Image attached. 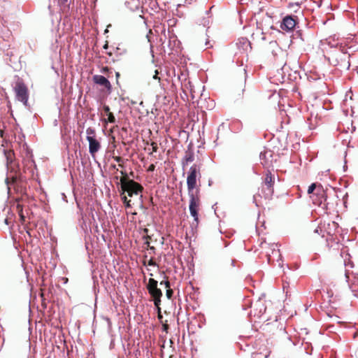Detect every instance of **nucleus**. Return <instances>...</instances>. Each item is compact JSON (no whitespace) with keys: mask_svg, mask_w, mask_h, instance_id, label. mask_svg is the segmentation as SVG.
<instances>
[{"mask_svg":"<svg viewBox=\"0 0 358 358\" xmlns=\"http://www.w3.org/2000/svg\"><path fill=\"white\" fill-rule=\"evenodd\" d=\"M201 164H194L190 166L187 176V186L188 190V195L189 196V209L191 216L194 217V221L198 222L199 213L198 206L199 199L194 194V189L196 186V180L201 177L200 170Z\"/></svg>","mask_w":358,"mask_h":358,"instance_id":"1","label":"nucleus"},{"mask_svg":"<svg viewBox=\"0 0 358 358\" xmlns=\"http://www.w3.org/2000/svg\"><path fill=\"white\" fill-rule=\"evenodd\" d=\"M147 289L149 294L153 299L154 305L157 308V311L160 312L162 292L159 288H158V281L154 278H150L147 285Z\"/></svg>","mask_w":358,"mask_h":358,"instance_id":"2","label":"nucleus"},{"mask_svg":"<svg viewBox=\"0 0 358 358\" xmlns=\"http://www.w3.org/2000/svg\"><path fill=\"white\" fill-rule=\"evenodd\" d=\"M15 91L17 99L27 106L29 96L26 85L22 82H18L15 87Z\"/></svg>","mask_w":358,"mask_h":358,"instance_id":"3","label":"nucleus"},{"mask_svg":"<svg viewBox=\"0 0 358 358\" xmlns=\"http://www.w3.org/2000/svg\"><path fill=\"white\" fill-rule=\"evenodd\" d=\"M298 17L292 15H287L282 18L280 28L287 32L292 31L296 26Z\"/></svg>","mask_w":358,"mask_h":358,"instance_id":"4","label":"nucleus"},{"mask_svg":"<svg viewBox=\"0 0 358 358\" xmlns=\"http://www.w3.org/2000/svg\"><path fill=\"white\" fill-rule=\"evenodd\" d=\"M264 183L266 187L264 190V196L266 199L270 197L273 193V185L274 183V178L269 171L266 173Z\"/></svg>","mask_w":358,"mask_h":358,"instance_id":"5","label":"nucleus"},{"mask_svg":"<svg viewBox=\"0 0 358 358\" xmlns=\"http://www.w3.org/2000/svg\"><path fill=\"white\" fill-rule=\"evenodd\" d=\"M93 81L94 83L103 87L106 88L109 92L112 90V86L110 83V81L108 80L107 78H106L104 76L102 75H94L92 77Z\"/></svg>","mask_w":358,"mask_h":358,"instance_id":"6","label":"nucleus"},{"mask_svg":"<svg viewBox=\"0 0 358 358\" xmlns=\"http://www.w3.org/2000/svg\"><path fill=\"white\" fill-rule=\"evenodd\" d=\"M143 187L134 180H129V189L127 192L128 196L132 197L134 195H138L143 191Z\"/></svg>","mask_w":358,"mask_h":358,"instance_id":"7","label":"nucleus"},{"mask_svg":"<svg viewBox=\"0 0 358 358\" xmlns=\"http://www.w3.org/2000/svg\"><path fill=\"white\" fill-rule=\"evenodd\" d=\"M120 173H121V175H123L125 176V178L120 179V187L118 188V191L120 194V196H122V195H126V194H127L128 189H129V180L131 179L128 178L126 172L121 171Z\"/></svg>","mask_w":358,"mask_h":358,"instance_id":"8","label":"nucleus"},{"mask_svg":"<svg viewBox=\"0 0 358 358\" xmlns=\"http://www.w3.org/2000/svg\"><path fill=\"white\" fill-rule=\"evenodd\" d=\"M342 55L340 57L341 62L337 61L336 65H338L341 66V68L345 69L346 70H348L350 67V55H347V50L344 48H341Z\"/></svg>","mask_w":358,"mask_h":358,"instance_id":"9","label":"nucleus"},{"mask_svg":"<svg viewBox=\"0 0 358 358\" xmlns=\"http://www.w3.org/2000/svg\"><path fill=\"white\" fill-rule=\"evenodd\" d=\"M87 141L89 143V152L92 157H94L95 154L101 148V144L96 138H90Z\"/></svg>","mask_w":358,"mask_h":358,"instance_id":"10","label":"nucleus"},{"mask_svg":"<svg viewBox=\"0 0 358 358\" xmlns=\"http://www.w3.org/2000/svg\"><path fill=\"white\" fill-rule=\"evenodd\" d=\"M194 160V153L193 150L188 146L187 150L185 151V155L182 159L181 164L182 166V169H185V167L189 164L192 162Z\"/></svg>","mask_w":358,"mask_h":358,"instance_id":"11","label":"nucleus"},{"mask_svg":"<svg viewBox=\"0 0 358 358\" xmlns=\"http://www.w3.org/2000/svg\"><path fill=\"white\" fill-rule=\"evenodd\" d=\"M213 8V6L210 8L209 10L206 11V17H203L200 20V24L203 25V27H207L208 29L206 31L209 29V25L212 22V16H211V10Z\"/></svg>","mask_w":358,"mask_h":358,"instance_id":"12","label":"nucleus"},{"mask_svg":"<svg viewBox=\"0 0 358 358\" xmlns=\"http://www.w3.org/2000/svg\"><path fill=\"white\" fill-rule=\"evenodd\" d=\"M317 194L319 196V200L317 202V203L319 205V206H322V203L326 201H327V196L324 190V189L322 188V186H320L317 189Z\"/></svg>","mask_w":358,"mask_h":358,"instance_id":"13","label":"nucleus"},{"mask_svg":"<svg viewBox=\"0 0 358 358\" xmlns=\"http://www.w3.org/2000/svg\"><path fill=\"white\" fill-rule=\"evenodd\" d=\"M272 157V152L271 150H264L260 152L259 158L261 160H264V165H266L270 161V159Z\"/></svg>","mask_w":358,"mask_h":358,"instance_id":"14","label":"nucleus"},{"mask_svg":"<svg viewBox=\"0 0 358 358\" xmlns=\"http://www.w3.org/2000/svg\"><path fill=\"white\" fill-rule=\"evenodd\" d=\"M237 45L238 48H243V50H247L248 47L251 48L250 42L246 38H240Z\"/></svg>","mask_w":358,"mask_h":358,"instance_id":"15","label":"nucleus"},{"mask_svg":"<svg viewBox=\"0 0 358 358\" xmlns=\"http://www.w3.org/2000/svg\"><path fill=\"white\" fill-rule=\"evenodd\" d=\"M86 134H87V141H88V139L90 138H96V133H95V129L92 127H88L86 130Z\"/></svg>","mask_w":358,"mask_h":358,"instance_id":"16","label":"nucleus"},{"mask_svg":"<svg viewBox=\"0 0 358 358\" xmlns=\"http://www.w3.org/2000/svg\"><path fill=\"white\" fill-rule=\"evenodd\" d=\"M121 200L122 201L126 208H131V200L127 199V195H122V196H121Z\"/></svg>","mask_w":358,"mask_h":358,"instance_id":"17","label":"nucleus"},{"mask_svg":"<svg viewBox=\"0 0 358 358\" xmlns=\"http://www.w3.org/2000/svg\"><path fill=\"white\" fill-rule=\"evenodd\" d=\"M316 184L315 183H312L308 188V194H313V192L316 189Z\"/></svg>","mask_w":358,"mask_h":358,"instance_id":"18","label":"nucleus"},{"mask_svg":"<svg viewBox=\"0 0 358 358\" xmlns=\"http://www.w3.org/2000/svg\"><path fill=\"white\" fill-rule=\"evenodd\" d=\"M173 289H171L170 288V287H169V288H166V296L167 299H171L172 296H173Z\"/></svg>","mask_w":358,"mask_h":358,"instance_id":"19","label":"nucleus"},{"mask_svg":"<svg viewBox=\"0 0 358 358\" xmlns=\"http://www.w3.org/2000/svg\"><path fill=\"white\" fill-rule=\"evenodd\" d=\"M108 120L110 123H115V117L114 115L112 113H109V114L107 115Z\"/></svg>","mask_w":358,"mask_h":358,"instance_id":"20","label":"nucleus"},{"mask_svg":"<svg viewBox=\"0 0 358 358\" xmlns=\"http://www.w3.org/2000/svg\"><path fill=\"white\" fill-rule=\"evenodd\" d=\"M272 255L279 258L280 257V250L278 249H275V248H273L272 249Z\"/></svg>","mask_w":358,"mask_h":358,"instance_id":"21","label":"nucleus"},{"mask_svg":"<svg viewBox=\"0 0 358 358\" xmlns=\"http://www.w3.org/2000/svg\"><path fill=\"white\" fill-rule=\"evenodd\" d=\"M160 285H164L166 288H169L170 287V282L168 280H162L160 283Z\"/></svg>","mask_w":358,"mask_h":358,"instance_id":"22","label":"nucleus"},{"mask_svg":"<svg viewBox=\"0 0 358 358\" xmlns=\"http://www.w3.org/2000/svg\"><path fill=\"white\" fill-rule=\"evenodd\" d=\"M155 169V165L154 164H150L148 166V171L152 172Z\"/></svg>","mask_w":358,"mask_h":358,"instance_id":"23","label":"nucleus"},{"mask_svg":"<svg viewBox=\"0 0 358 358\" xmlns=\"http://www.w3.org/2000/svg\"><path fill=\"white\" fill-rule=\"evenodd\" d=\"M267 260L268 262L270 264L271 262L274 261V257H273L270 254H267Z\"/></svg>","mask_w":358,"mask_h":358,"instance_id":"24","label":"nucleus"},{"mask_svg":"<svg viewBox=\"0 0 358 358\" xmlns=\"http://www.w3.org/2000/svg\"><path fill=\"white\" fill-rule=\"evenodd\" d=\"M103 110L107 113V115L110 113L109 106L106 105L103 106Z\"/></svg>","mask_w":358,"mask_h":358,"instance_id":"25","label":"nucleus"},{"mask_svg":"<svg viewBox=\"0 0 358 358\" xmlns=\"http://www.w3.org/2000/svg\"><path fill=\"white\" fill-rule=\"evenodd\" d=\"M180 136H185L187 138L188 137V132H187L185 130H182L180 132Z\"/></svg>","mask_w":358,"mask_h":358,"instance_id":"26","label":"nucleus"},{"mask_svg":"<svg viewBox=\"0 0 358 358\" xmlns=\"http://www.w3.org/2000/svg\"><path fill=\"white\" fill-rule=\"evenodd\" d=\"M5 182L8 185V193L10 194V188L8 187V185H9V179H8V178H6Z\"/></svg>","mask_w":358,"mask_h":358,"instance_id":"27","label":"nucleus"},{"mask_svg":"<svg viewBox=\"0 0 358 358\" xmlns=\"http://www.w3.org/2000/svg\"><path fill=\"white\" fill-rule=\"evenodd\" d=\"M139 200H140V203H141V208H143V196H142V195H140V196H139Z\"/></svg>","mask_w":358,"mask_h":358,"instance_id":"28","label":"nucleus"},{"mask_svg":"<svg viewBox=\"0 0 358 358\" xmlns=\"http://www.w3.org/2000/svg\"><path fill=\"white\" fill-rule=\"evenodd\" d=\"M315 3H316L317 6L320 8L322 5V0H320L319 1H315Z\"/></svg>","mask_w":358,"mask_h":358,"instance_id":"29","label":"nucleus"},{"mask_svg":"<svg viewBox=\"0 0 358 358\" xmlns=\"http://www.w3.org/2000/svg\"><path fill=\"white\" fill-rule=\"evenodd\" d=\"M58 1H59V3L64 5L67 2L68 0H58Z\"/></svg>","mask_w":358,"mask_h":358,"instance_id":"30","label":"nucleus"},{"mask_svg":"<svg viewBox=\"0 0 358 358\" xmlns=\"http://www.w3.org/2000/svg\"><path fill=\"white\" fill-rule=\"evenodd\" d=\"M205 45L207 46V48L212 47V45H210V41L208 39L206 40Z\"/></svg>","mask_w":358,"mask_h":358,"instance_id":"31","label":"nucleus"},{"mask_svg":"<svg viewBox=\"0 0 358 358\" xmlns=\"http://www.w3.org/2000/svg\"><path fill=\"white\" fill-rule=\"evenodd\" d=\"M243 71H244V79H245V81L246 79H247L248 75H247V72H246L245 69H243Z\"/></svg>","mask_w":358,"mask_h":358,"instance_id":"32","label":"nucleus"},{"mask_svg":"<svg viewBox=\"0 0 358 358\" xmlns=\"http://www.w3.org/2000/svg\"><path fill=\"white\" fill-rule=\"evenodd\" d=\"M231 265L234 267L235 266V260L234 259H231Z\"/></svg>","mask_w":358,"mask_h":358,"instance_id":"33","label":"nucleus"},{"mask_svg":"<svg viewBox=\"0 0 358 358\" xmlns=\"http://www.w3.org/2000/svg\"><path fill=\"white\" fill-rule=\"evenodd\" d=\"M153 78L154 79H159L157 73L155 76H153Z\"/></svg>","mask_w":358,"mask_h":358,"instance_id":"34","label":"nucleus"},{"mask_svg":"<svg viewBox=\"0 0 358 358\" xmlns=\"http://www.w3.org/2000/svg\"><path fill=\"white\" fill-rule=\"evenodd\" d=\"M345 275L346 279L348 280L349 278L348 273L346 271Z\"/></svg>","mask_w":358,"mask_h":358,"instance_id":"35","label":"nucleus"},{"mask_svg":"<svg viewBox=\"0 0 358 358\" xmlns=\"http://www.w3.org/2000/svg\"><path fill=\"white\" fill-rule=\"evenodd\" d=\"M4 222L6 224H8V220L7 218L4 220Z\"/></svg>","mask_w":358,"mask_h":358,"instance_id":"36","label":"nucleus"},{"mask_svg":"<svg viewBox=\"0 0 358 358\" xmlns=\"http://www.w3.org/2000/svg\"><path fill=\"white\" fill-rule=\"evenodd\" d=\"M103 48H104V49H107V48H108V43H106V44L103 45Z\"/></svg>","mask_w":358,"mask_h":358,"instance_id":"37","label":"nucleus"},{"mask_svg":"<svg viewBox=\"0 0 358 358\" xmlns=\"http://www.w3.org/2000/svg\"><path fill=\"white\" fill-rule=\"evenodd\" d=\"M157 148V146H155V147L153 148V150H154L155 152H156Z\"/></svg>","mask_w":358,"mask_h":358,"instance_id":"38","label":"nucleus"},{"mask_svg":"<svg viewBox=\"0 0 358 358\" xmlns=\"http://www.w3.org/2000/svg\"><path fill=\"white\" fill-rule=\"evenodd\" d=\"M346 168H347V166H346V165H344V166H343V169H344V171H345V169H346Z\"/></svg>","mask_w":358,"mask_h":358,"instance_id":"39","label":"nucleus"},{"mask_svg":"<svg viewBox=\"0 0 358 358\" xmlns=\"http://www.w3.org/2000/svg\"><path fill=\"white\" fill-rule=\"evenodd\" d=\"M120 76V73L117 72L116 73V76L118 77Z\"/></svg>","mask_w":358,"mask_h":358,"instance_id":"40","label":"nucleus"},{"mask_svg":"<svg viewBox=\"0 0 358 358\" xmlns=\"http://www.w3.org/2000/svg\"><path fill=\"white\" fill-rule=\"evenodd\" d=\"M208 185H211V182L210 181H209Z\"/></svg>","mask_w":358,"mask_h":358,"instance_id":"41","label":"nucleus"},{"mask_svg":"<svg viewBox=\"0 0 358 358\" xmlns=\"http://www.w3.org/2000/svg\"><path fill=\"white\" fill-rule=\"evenodd\" d=\"M357 73H358V71H357Z\"/></svg>","mask_w":358,"mask_h":358,"instance_id":"42","label":"nucleus"}]
</instances>
